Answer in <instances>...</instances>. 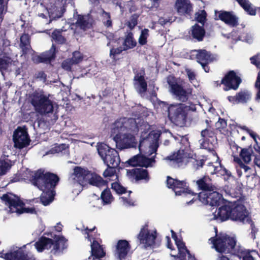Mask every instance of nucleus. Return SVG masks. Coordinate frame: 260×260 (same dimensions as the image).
Returning a JSON list of instances; mask_svg holds the SVG:
<instances>
[{
	"label": "nucleus",
	"mask_w": 260,
	"mask_h": 260,
	"mask_svg": "<svg viewBox=\"0 0 260 260\" xmlns=\"http://www.w3.org/2000/svg\"><path fill=\"white\" fill-rule=\"evenodd\" d=\"M250 217L244 205L231 202L224 203L218 208L217 214H214L215 218L221 222L231 220L244 223Z\"/></svg>",
	"instance_id": "obj_1"
},
{
	"label": "nucleus",
	"mask_w": 260,
	"mask_h": 260,
	"mask_svg": "<svg viewBox=\"0 0 260 260\" xmlns=\"http://www.w3.org/2000/svg\"><path fill=\"white\" fill-rule=\"evenodd\" d=\"M25 179L29 180L31 183L40 190H51L55 188L59 181L57 175L50 172H45L40 169L36 171L26 170L23 174Z\"/></svg>",
	"instance_id": "obj_2"
},
{
	"label": "nucleus",
	"mask_w": 260,
	"mask_h": 260,
	"mask_svg": "<svg viewBox=\"0 0 260 260\" xmlns=\"http://www.w3.org/2000/svg\"><path fill=\"white\" fill-rule=\"evenodd\" d=\"M196 105L187 106L185 104H171L168 108V117L176 126L184 127L192 120V112L196 111Z\"/></svg>",
	"instance_id": "obj_3"
},
{
	"label": "nucleus",
	"mask_w": 260,
	"mask_h": 260,
	"mask_svg": "<svg viewBox=\"0 0 260 260\" xmlns=\"http://www.w3.org/2000/svg\"><path fill=\"white\" fill-rule=\"evenodd\" d=\"M50 236L53 238L42 237L36 242L35 246L39 252H42L45 249H49L53 246L50 253L54 255H58L63 253V250L67 248L68 240L63 236L54 235Z\"/></svg>",
	"instance_id": "obj_4"
},
{
	"label": "nucleus",
	"mask_w": 260,
	"mask_h": 260,
	"mask_svg": "<svg viewBox=\"0 0 260 260\" xmlns=\"http://www.w3.org/2000/svg\"><path fill=\"white\" fill-rule=\"evenodd\" d=\"M95 229H96L95 226L91 229L87 226L85 228L83 226V229H81V232L85 236V238L91 242V255L86 260H101V258L106 255V252L104 250L103 245L101 244L102 240L100 239V241H98V236H99L100 234L96 232L94 233L93 236L90 234L94 232Z\"/></svg>",
	"instance_id": "obj_5"
},
{
	"label": "nucleus",
	"mask_w": 260,
	"mask_h": 260,
	"mask_svg": "<svg viewBox=\"0 0 260 260\" xmlns=\"http://www.w3.org/2000/svg\"><path fill=\"white\" fill-rule=\"evenodd\" d=\"M29 100L36 112L47 115L53 112V103L42 91H35L29 94Z\"/></svg>",
	"instance_id": "obj_6"
},
{
	"label": "nucleus",
	"mask_w": 260,
	"mask_h": 260,
	"mask_svg": "<svg viewBox=\"0 0 260 260\" xmlns=\"http://www.w3.org/2000/svg\"><path fill=\"white\" fill-rule=\"evenodd\" d=\"M210 240L216 251L220 254H237L238 251L236 249L237 241L235 237L226 234L219 236L216 235L215 237L211 238Z\"/></svg>",
	"instance_id": "obj_7"
},
{
	"label": "nucleus",
	"mask_w": 260,
	"mask_h": 260,
	"mask_svg": "<svg viewBox=\"0 0 260 260\" xmlns=\"http://www.w3.org/2000/svg\"><path fill=\"white\" fill-rule=\"evenodd\" d=\"M206 127L201 132L202 139L201 146L202 148L208 150L211 152L213 155L217 156V159L219 158L214 149L213 142L216 139V129L213 128L211 125V121L207 119L205 120Z\"/></svg>",
	"instance_id": "obj_8"
},
{
	"label": "nucleus",
	"mask_w": 260,
	"mask_h": 260,
	"mask_svg": "<svg viewBox=\"0 0 260 260\" xmlns=\"http://www.w3.org/2000/svg\"><path fill=\"white\" fill-rule=\"evenodd\" d=\"M97 150L99 155L105 165H109L118 167L120 159L117 150L112 148L108 145L102 143L97 146Z\"/></svg>",
	"instance_id": "obj_9"
},
{
	"label": "nucleus",
	"mask_w": 260,
	"mask_h": 260,
	"mask_svg": "<svg viewBox=\"0 0 260 260\" xmlns=\"http://www.w3.org/2000/svg\"><path fill=\"white\" fill-rule=\"evenodd\" d=\"M167 82L169 85L170 92L182 102H186L191 94V88H184L182 84L178 81L175 77L169 75L167 77Z\"/></svg>",
	"instance_id": "obj_10"
},
{
	"label": "nucleus",
	"mask_w": 260,
	"mask_h": 260,
	"mask_svg": "<svg viewBox=\"0 0 260 260\" xmlns=\"http://www.w3.org/2000/svg\"><path fill=\"white\" fill-rule=\"evenodd\" d=\"M138 126L136 120L133 118L121 117L117 119L112 124L111 133L118 132H133L138 131Z\"/></svg>",
	"instance_id": "obj_11"
},
{
	"label": "nucleus",
	"mask_w": 260,
	"mask_h": 260,
	"mask_svg": "<svg viewBox=\"0 0 260 260\" xmlns=\"http://www.w3.org/2000/svg\"><path fill=\"white\" fill-rule=\"evenodd\" d=\"M111 134L115 135L113 140L117 148L123 150L136 147L137 142L134 135L129 133L122 134V132H120Z\"/></svg>",
	"instance_id": "obj_12"
},
{
	"label": "nucleus",
	"mask_w": 260,
	"mask_h": 260,
	"mask_svg": "<svg viewBox=\"0 0 260 260\" xmlns=\"http://www.w3.org/2000/svg\"><path fill=\"white\" fill-rule=\"evenodd\" d=\"M242 81V79L235 71L230 70L224 75L221 79V83L223 85V89L227 91L237 90Z\"/></svg>",
	"instance_id": "obj_13"
},
{
	"label": "nucleus",
	"mask_w": 260,
	"mask_h": 260,
	"mask_svg": "<svg viewBox=\"0 0 260 260\" xmlns=\"http://www.w3.org/2000/svg\"><path fill=\"white\" fill-rule=\"evenodd\" d=\"M199 200L205 205L218 206L223 202L222 195L214 190L209 192H201L198 194Z\"/></svg>",
	"instance_id": "obj_14"
},
{
	"label": "nucleus",
	"mask_w": 260,
	"mask_h": 260,
	"mask_svg": "<svg viewBox=\"0 0 260 260\" xmlns=\"http://www.w3.org/2000/svg\"><path fill=\"white\" fill-rule=\"evenodd\" d=\"M140 153L133 156L129 158L127 163L132 167H140L141 168H147L152 167L153 164L155 162V156L149 158L141 153L140 147H139Z\"/></svg>",
	"instance_id": "obj_15"
},
{
	"label": "nucleus",
	"mask_w": 260,
	"mask_h": 260,
	"mask_svg": "<svg viewBox=\"0 0 260 260\" xmlns=\"http://www.w3.org/2000/svg\"><path fill=\"white\" fill-rule=\"evenodd\" d=\"M13 142L15 147L22 149L29 145L30 139L27 131L18 127L14 132Z\"/></svg>",
	"instance_id": "obj_16"
},
{
	"label": "nucleus",
	"mask_w": 260,
	"mask_h": 260,
	"mask_svg": "<svg viewBox=\"0 0 260 260\" xmlns=\"http://www.w3.org/2000/svg\"><path fill=\"white\" fill-rule=\"evenodd\" d=\"M1 199L5 204L9 207L12 212L17 213V210H20V207L25 205L18 196L12 193L4 194Z\"/></svg>",
	"instance_id": "obj_17"
},
{
	"label": "nucleus",
	"mask_w": 260,
	"mask_h": 260,
	"mask_svg": "<svg viewBox=\"0 0 260 260\" xmlns=\"http://www.w3.org/2000/svg\"><path fill=\"white\" fill-rule=\"evenodd\" d=\"M134 84L139 93H144L147 90V83L145 79V71L144 68L139 70L134 71Z\"/></svg>",
	"instance_id": "obj_18"
},
{
	"label": "nucleus",
	"mask_w": 260,
	"mask_h": 260,
	"mask_svg": "<svg viewBox=\"0 0 260 260\" xmlns=\"http://www.w3.org/2000/svg\"><path fill=\"white\" fill-rule=\"evenodd\" d=\"M126 173L129 179L135 180L136 182L144 180V182H148L150 179L148 171L142 168L127 170Z\"/></svg>",
	"instance_id": "obj_19"
},
{
	"label": "nucleus",
	"mask_w": 260,
	"mask_h": 260,
	"mask_svg": "<svg viewBox=\"0 0 260 260\" xmlns=\"http://www.w3.org/2000/svg\"><path fill=\"white\" fill-rule=\"evenodd\" d=\"M174 7L181 16H190L193 11V6L189 0H176Z\"/></svg>",
	"instance_id": "obj_20"
},
{
	"label": "nucleus",
	"mask_w": 260,
	"mask_h": 260,
	"mask_svg": "<svg viewBox=\"0 0 260 260\" xmlns=\"http://www.w3.org/2000/svg\"><path fill=\"white\" fill-rule=\"evenodd\" d=\"M90 172L87 169H85L81 167L76 166L74 169L72 174L74 176L73 179L81 186H84L88 182Z\"/></svg>",
	"instance_id": "obj_21"
},
{
	"label": "nucleus",
	"mask_w": 260,
	"mask_h": 260,
	"mask_svg": "<svg viewBox=\"0 0 260 260\" xmlns=\"http://www.w3.org/2000/svg\"><path fill=\"white\" fill-rule=\"evenodd\" d=\"M227 99L230 103L234 105L245 104L251 100V93L249 90L244 89L237 92L234 96H228Z\"/></svg>",
	"instance_id": "obj_22"
},
{
	"label": "nucleus",
	"mask_w": 260,
	"mask_h": 260,
	"mask_svg": "<svg viewBox=\"0 0 260 260\" xmlns=\"http://www.w3.org/2000/svg\"><path fill=\"white\" fill-rule=\"evenodd\" d=\"M157 237V232L156 231L152 233H150L148 230H145L144 228L141 230L138 235V239L140 243L144 244L146 247H151L155 244V240Z\"/></svg>",
	"instance_id": "obj_23"
},
{
	"label": "nucleus",
	"mask_w": 260,
	"mask_h": 260,
	"mask_svg": "<svg viewBox=\"0 0 260 260\" xmlns=\"http://www.w3.org/2000/svg\"><path fill=\"white\" fill-rule=\"evenodd\" d=\"M77 16L76 25L81 29L86 31L93 27L94 21L90 14H77Z\"/></svg>",
	"instance_id": "obj_24"
},
{
	"label": "nucleus",
	"mask_w": 260,
	"mask_h": 260,
	"mask_svg": "<svg viewBox=\"0 0 260 260\" xmlns=\"http://www.w3.org/2000/svg\"><path fill=\"white\" fill-rule=\"evenodd\" d=\"M131 249V246L126 240H119L116 245L115 255L119 260L124 259Z\"/></svg>",
	"instance_id": "obj_25"
},
{
	"label": "nucleus",
	"mask_w": 260,
	"mask_h": 260,
	"mask_svg": "<svg viewBox=\"0 0 260 260\" xmlns=\"http://www.w3.org/2000/svg\"><path fill=\"white\" fill-rule=\"evenodd\" d=\"M56 56V47L52 44L51 48L39 55H36L32 57L33 61L36 63L42 62H50L54 59Z\"/></svg>",
	"instance_id": "obj_26"
},
{
	"label": "nucleus",
	"mask_w": 260,
	"mask_h": 260,
	"mask_svg": "<svg viewBox=\"0 0 260 260\" xmlns=\"http://www.w3.org/2000/svg\"><path fill=\"white\" fill-rule=\"evenodd\" d=\"M148 131L146 132L145 131L142 132L141 134V138L143 140H148L149 138H153L154 139L153 142L150 145V153L149 155H151L153 153H156L157 150V149L159 147L158 140L159 137L160 136V134L154 132V131H152L149 132V133L147 135L145 136L147 134Z\"/></svg>",
	"instance_id": "obj_27"
},
{
	"label": "nucleus",
	"mask_w": 260,
	"mask_h": 260,
	"mask_svg": "<svg viewBox=\"0 0 260 260\" xmlns=\"http://www.w3.org/2000/svg\"><path fill=\"white\" fill-rule=\"evenodd\" d=\"M218 18L231 27H236L239 24L238 18L232 11H220L219 12Z\"/></svg>",
	"instance_id": "obj_28"
},
{
	"label": "nucleus",
	"mask_w": 260,
	"mask_h": 260,
	"mask_svg": "<svg viewBox=\"0 0 260 260\" xmlns=\"http://www.w3.org/2000/svg\"><path fill=\"white\" fill-rule=\"evenodd\" d=\"M251 63L254 65L259 71L257 73L256 81L254 83V87L256 89L255 99L256 101H260V54H257L250 58Z\"/></svg>",
	"instance_id": "obj_29"
},
{
	"label": "nucleus",
	"mask_w": 260,
	"mask_h": 260,
	"mask_svg": "<svg viewBox=\"0 0 260 260\" xmlns=\"http://www.w3.org/2000/svg\"><path fill=\"white\" fill-rule=\"evenodd\" d=\"M196 184L202 192H209L216 189L212 184L211 179L208 175H204L196 181Z\"/></svg>",
	"instance_id": "obj_30"
},
{
	"label": "nucleus",
	"mask_w": 260,
	"mask_h": 260,
	"mask_svg": "<svg viewBox=\"0 0 260 260\" xmlns=\"http://www.w3.org/2000/svg\"><path fill=\"white\" fill-rule=\"evenodd\" d=\"M197 52L196 58L198 63H203L205 62H212L216 59L214 55L210 51L205 49L195 50Z\"/></svg>",
	"instance_id": "obj_31"
},
{
	"label": "nucleus",
	"mask_w": 260,
	"mask_h": 260,
	"mask_svg": "<svg viewBox=\"0 0 260 260\" xmlns=\"http://www.w3.org/2000/svg\"><path fill=\"white\" fill-rule=\"evenodd\" d=\"M184 152L183 150H178L164 158L166 161H169L174 166H181L184 160Z\"/></svg>",
	"instance_id": "obj_32"
},
{
	"label": "nucleus",
	"mask_w": 260,
	"mask_h": 260,
	"mask_svg": "<svg viewBox=\"0 0 260 260\" xmlns=\"http://www.w3.org/2000/svg\"><path fill=\"white\" fill-rule=\"evenodd\" d=\"M191 36L193 39L198 42H201L204 40L206 31L203 26H200L199 24L196 23L191 26Z\"/></svg>",
	"instance_id": "obj_33"
},
{
	"label": "nucleus",
	"mask_w": 260,
	"mask_h": 260,
	"mask_svg": "<svg viewBox=\"0 0 260 260\" xmlns=\"http://www.w3.org/2000/svg\"><path fill=\"white\" fill-rule=\"evenodd\" d=\"M19 46L22 49L23 54H27L31 49L30 37L28 34H23L20 38Z\"/></svg>",
	"instance_id": "obj_34"
},
{
	"label": "nucleus",
	"mask_w": 260,
	"mask_h": 260,
	"mask_svg": "<svg viewBox=\"0 0 260 260\" xmlns=\"http://www.w3.org/2000/svg\"><path fill=\"white\" fill-rule=\"evenodd\" d=\"M137 44V41L134 39L133 32L131 31L128 32L125 36L122 43L123 50L126 51L133 49L136 46Z\"/></svg>",
	"instance_id": "obj_35"
},
{
	"label": "nucleus",
	"mask_w": 260,
	"mask_h": 260,
	"mask_svg": "<svg viewBox=\"0 0 260 260\" xmlns=\"http://www.w3.org/2000/svg\"><path fill=\"white\" fill-rule=\"evenodd\" d=\"M25 252L21 250H17L12 252H8L2 256L6 260H25Z\"/></svg>",
	"instance_id": "obj_36"
},
{
	"label": "nucleus",
	"mask_w": 260,
	"mask_h": 260,
	"mask_svg": "<svg viewBox=\"0 0 260 260\" xmlns=\"http://www.w3.org/2000/svg\"><path fill=\"white\" fill-rule=\"evenodd\" d=\"M41 190L42 193L40 196L41 202L43 205L47 206L53 201L55 191L48 189Z\"/></svg>",
	"instance_id": "obj_37"
},
{
	"label": "nucleus",
	"mask_w": 260,
	"mask_h": 260,
	"mask_svg": "<svg viewBox=\"0 0 260 260\" xmlns=\"http://www.w3.org/2000/svg\"><path fill=\"white\" fill-rule=\"evenodd\" d=\"M90 185L98 187L106 186L108 185V182L104 180L100 176L97 174H93L91 178H88V182Z\"/></svg>",
	"instance_id": "obj_38"
},
{
	"label": "nucleus",
	"mask_w": 260,
	"mask_h": 260,
	"mask_svg": "<svg viewBox=\"0 0 260 260\" xmlns=\"http://www.w3.org/2000/svg\"><path fill=\"white\" fill-rule=\"evenodd\" d=\"M236 147L237 149L239 148L241 149L240 152V158L245 164H249L251 160V156L253 153L252 149L251 148H241L238 146Z\"/></svg>",
	"instance_id": "obj_39"
},
{
	"label": "nucleus",
	"mask_w": 260,
	"mask_h": 260,
	"mask_svg": "<svg viewBox=\"0 0 260 260\" xmlns=\"http://www.w3.org/2000/svg\"><path fill=\"white\" fill-rule=\"evenodd\" d=\"M236 1L248 14L253 16L256 14V9L251 6L248 0H236Z\"/></svg>",
	"instance_id": "obj_40"
},
{
	"label": "nucleus",
	"mask_w": 260,
	"mask_h": 260,
	"mask_svg": "<svg viewBox=\"0 0 260 260\" xmlns=\"http://www.w3.org/2000/svg\"><path fill=\"white\" fill-rule=\"evenodd\" d=\"M186 186V182L185 181L176 179L174 189L173 190L175 191L176 194L178 196H180L182 193H191V191L190 190H188V192L185 191V190H188L185 188Z\"/></svg>",
	"instance_id": "obj_41"
},
{
	"label": "nucleus",
	"mask_w": 260,
	"mask_h": 260,
	"mask_svg": "<svg viewBox=\"0 0 260 260\" xmlns=\"http://www.w3.org/2000/svg\"><path fill=\"white\" fill-rule=\"evenodd\" d=\"M62 29H56L52 32L51 37L56 43L62 44L66 42V39L62 35Z\"/></svg>",
	"instance_id": "obj_42"
},
{
	"label": "nucleus",
	"mask_w": 260,
	"mask_h": 260,
	"mask_svg": "<svg viewBox=\"0 0 260 260\" xmlns=\"http://www.w3.org/2000/svg\"><path fill=\"white\" fill-rule=\"evenodd\" d=\"M101 199L104 205L110 204L112 202L113 200V196L110 189L107 187L102 192Z\"/></svg>",
	"instance_id": "obj_43"
},
{
	"label": "nucleus",
	"mask_w": 260,
	"mask_h": 260,
	"mask_svg": "<svg viewBox=\"0 0 260 260\" xmlns=\"http://www.w3.org/2000/svg\"><path fill=\"white\" fill-rule=\"evenodd\" d=\"M207 160V157L205 156H202V158H193L191 161L193 169L198 170L202 168Z\"/></svg>",
	"instance_id": "obj_44"
},
{
	"label": "nucleus",
	"mask_w": 260,
	"mask_h": 260,
	"mask_svg": "<svg viewBox=\"0 0 260 260\" xmlns=\"http://www.w3.org/2000/svg\"><path fill=\"white\" fill-rule=\"evenodd\" d=\"M178 249L179 257L180 260H186V252L188 251V249L185 246V244L184 242L180 244H177L176 245Z\"/></svg>",
	"instance_id": "obj_45"
},
{
	"label": "nucleus",
	"mask_w": 260,
	"mask_h": 260,
	"mask_svg": "<svg viewBox=\"0 0 260 260\" xmlns=\"http://www.w3.org/2000/svg\"><path fill=\"white\" fill-rule=\"evenodd\" d=\"M149 29L144 28L142 30L140 36L138 39V42L141 46H143L147 43V38L149 36Z\"/></svg>",
	"instance_id": "obj_46"
},
{
	"label": "nucleus",
	"mask_w": 260,
	"mask_h": 260,
	"mask_svg": "<svg viewBox=\"0 0 260 260\" xmlns=\"http://www.w3.org/2000/svg\"><path fill=\"white\" fill-rule=\"evenodd\" d=\"M196 20L202 24V26L204 25L205 22L207 20V13L205 10L201 11V13L197 12L195 14Z\"/></svg>",
	"instance_id": "obj_47"
},
{
	"label": "nucleus",
	"mask_w": 260,
	"mask_h": 260,
	"mask_svg": "<svg viewBox=\"0 0 260 260\" xmlns=\"http://www.w3.org/2000/svg\"><path fill=\"white\" fill-rule=\"evenodd\" d=\"M107 166V168L104 172L103 175L104 177H108L113 176L116 173L115 169L118 167H115V166L106 165Z\"/></svg>",
	"instance_id": "obj_48"
},
{
	"label": "nucleus",
	"mask_w": 260,
	"mask_h": 260,
	"mask_svg": "<svg viewBox=\"0 0 260 260\" xmlns=\"http://www.w3.org/2000/svg\"><path fill=\"white\" fill-rule=\"evenodd\" d=\"M74 64L81 62L83 59V55L80 51H75L72 54V57L70 58Z\"/></svg>",
	"instance_id": "obj_49"
},
{
	"label": "nucleus",
	"mask_w": 260,
	"mask_h": 260,
	"mask_svg": "<svg viewBox=\"0 0 260 260\" xmlns=\"http://www.w3.org/2000/svg\"><path fill=\"white\" fill-rule=\"evenodd\" d=\"M111 187L119 194L124 193L126 192V189L117 182L112 183L111 184Z\"/></svg>",
	"instance_id": "obj_50"
},
{
	"label": "nucleus",
	"mask_w": 260,
	"mask_h": 260,
	"mask_svg": "<svg viewBox=\"0 0 260 260\" xmlns=\"http://www.w3.org/2000/svg\"><path fill=\"white\" fill-rule=\"evenodd\" d=\"M139 17V15L137 14H134L130 17L129 21L128 22L127 25L131 30L133 29L138 24Z\"/></svg>",
	"instance_id": "obj_51"
},
{
	"label": "nucleus",
	"mask_w": 260,
	"mask_h": 260,
	"mask_svg": "<svg viewBox=\"0 0 260 260\" xmlns=\"http://www.w3.org/2000/svg\"><path fill=\"white\" fill-rule=\"evenodd\" d=\"M245 222L250 224L251 230V237L253 239H254L255 238V235L258 232V229L255 226L254 222L251 219V217H248L247 221Z\"/></svg>",
	"instance_id": "obj_52"
},
{
	"label": "nucleus",
	"mask_w": 260,
	"mask_h": 260,
	"mask_svg": "<svg viewBox=\"0 0 260 260\" xmlns=\"http://www.w3.org/2000/svg\"><path fill=\"white\" fill-rule=\"evenodd\" d=\"M123 51H125L123 50V47H119L116 48L112 47L110 50V56L111 58L114 59L116 55L120 54Z\"/></svg>",
	"instance_id": "obj_53"
},
{
	"label": "nucleus",
	"mask_w": 260,
	"mask_h": 260,
	"mask_svg": "<svg viewBox=\"0 0 260 260\" xmlns=\"http://www.w3.org/2000/svg\"><path fill=\"white\" fill-rule=\"evenodd\" d=\"M74 64L70 58L63 60L61 63V67L64 70L71 71L72 66Z\"/></svg>",
	"instance_id": "obj_54"
},
{
	"label": "nucleus",
	"mask_w": 260,
	"mask_h": 260,
	"mask_svg": "<svg viewBox=\"0 0 260 260\" xmlns=\"http://www.w3.org/2000/svg\"><path fill=\"white\" fill-rule=\"evenodd\" d=\"M103 15L105 16L106 18V20H103V23L107 27H110L112 26V21L111 19L110 14L105 11H103Z\"/></svg>",
	"instance_id": "obj_55"
},
{
	"label": "nucleus",
	"mask_w": 260,
	"mask_h": 260,
	"mask_svg": "<svg viewBox=\"0 0 260 260\" xmlns=\"http://www.w3.org/2000/svg\"><path fill=\"white\" fill-rule=\"evenodd\" d=\"M44 9H45L46 13L49 15V18L50 19V21H52L53 20H56V19L59 18L61 17L63 15V12L58 11L57 12L58 13L54 16L53 13L50 12L47 8L45 7Z\"/></svg>",
	"instance_id": "obj_56"
},
{
	"label": "nucleus",
	"mask_w": 260,
	"mask_h": 260,
	"mask_svg": "<svg viewBox=\"0 0 260 260\" xmlns=\"http://www.w3.org/2000/svg\"><path fill=\"white\" fill-rule=\"evenodd\" d=\"M10 168L9 164L5 160H0V171L3 174L6 173Z\"/></svg>",
	"instance_id": "obj_57"
},
{
	"label": "nucleus",
	"mask_w": 260,
	"mask_h": 260,
	"mask_svg": "<svg viewBox=\"0 0 260 260\" xmlns=\"http://www.w3.org/2000/svg\"><path fill=\"white\" fill-rule=\"evenodd\" d=\"M10 62L6 59L0 57V71H6L7 70Z\"/></svg>",
	"instance_id": "obj_58"
},
{
	"label": "nucleus",
	"mask_w": 260,
	"mask_h": 260,
	"mask_svg": "<svg viewBox=\"0 0 260 260\" xmlns=\"http://www.w3.org/2000/svg\"><path fill=\"white\" fill-rule=\"evenodd\" d=\"M23 213H30L32 214L36 213V210L34 208H25L24 206H22V207H20V210H17V213L21 214Z\"/></svg>",
	"instance_id": "obj_59"
},
{
	"label": "nucleus",
	"mask_w": 260,
	"mask_h": 260,
	"mask_svg": "<svg viewBox=\"0 0 260 260\" xmlns=\"http://www.w3.org/2000/svg\"><path fill=\"white\" fill-rule=\"evenodd\" d=\"M234 160L239 165V167L241 168L244 169L245 172L248 171L249 169H250V168L248 167L247 165H245L242 161L241 158L239 157H235Z\"/></svg>",
	"instance_id": "obj_60"
},
{
	"label": "nucleus",
	"mask_w": 260,
	"mask_h": 260,
	"mask_svg": "<svg viewBox=\"0 0 260 260\" xmlns=\"http://www.w3.org/2000/svg\"><path fill=\"white\" fill-rule=\"evenodd\" d=\"M217 128L219 129H224L227 126L226 120L220 117L219 118L218 121L216 123Z\"/></svg>",
	"instance_id": "obj_61"
},
{
	"label": "nucleus",
	"mask_w": 260,
	"mask_h": 260,
	"mask_svg": "<svg viewBox=\"0 0 260 260\" xmlns=\"http://www.w3.org/2000/svg\"><path fill=\"white\" fill-rule=\"evenodd\" d=\"M215 166L212 162H209L206 167V174L213 175L215 174Z\"/></svg>",
	"instance_id": "obj_62"
},
{
	"label": "nucleus",
	"mask_w": 260,
	"mask_h": 260,
	"mask_svg": "<svg viewBox=\"0 0 260 260\" xmlns=\"http://www.w3.org/2000/svg\"><path fill=\"white\" fill-rule=\"evenodd\" d=\"M176 182V179H173L170 176L167 177V184L168 188L174 189L175 184Z\"/></svg>",
	"instance_id": "obj_63"
},
{
	"label": "nucleus",
	"mask_w": 260,
	"mask_h": 260,
	"mask_svg": "<svg viewBox=\"0 0 260 260\" xmlns=\"http://www.w3.org/2000/svg\"><path fill=\"white\" fill-rule=\"evenodd\" d=\"M5 1V0H0V19H3V12L5 9H7V4Z\"/></svg>",
	"instance_id": "obj_64"
}]
</instances>
